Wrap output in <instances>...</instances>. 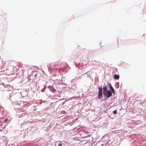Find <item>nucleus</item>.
<instances>
[{
  "mask_svg": "<svg viewBox=\"0 0 146 146\" xmlns=\"http://www.w3.org/2000/svg\"><path fill=\"white\" fill-rule=\"evenodd\" d=\"M103 94L105 95L106 92H107V87L106 86H105L103 87Z\"/></svg>",
  "mask_w": 146,
  "mask_h": 146,
  "instance_id": "7ed1b4c3",
  "label": "nucleus"
},
{
  "mask_svg": "<svg viewBox=\"0 0 146 146\" xmlns=\"http://www.w3.org/2000/svg\"><path fill=\"white\" fill-rule=\"evenodd\" d=\"M7 119H5L4 122H6L7 121Z\"/></svg>",
  "mask_w": 146,
  "mask_h": 146,
  "instance_id": "1a4fd4ad",
  "label": "nucleus"
},
{
  "mask_svg": "<svg viewBox=\"0 0 146 146\" xmlns=\"http://www.w3.org/2000/svg\"><path fill=\"white\" fill-rule=\"evenodd\" d=\"M117 109H116L115 110L113 111V112L114 113V114H115L117 113Z\"/></svg>",
  "mask_w": 146,
  "mask_h": 146,
  "instance_id": "0eeeda50",
  "label": "nucleus"
},
{
  "mask_svg": "<svg viewBox=\"0 0 146 146\" xmlns=\"http://www.w3.org/2000/svg\"><path fill=\"white\" fill-rule=\"evenodd\" d=\"M62 144H58V146H62Z\"/></svg>",
  "mask_w": 146,
  "mask_h": 146,
  "instance_id": "6e6552de",
  "label": "nucleus"
},
{
  "mask_svg": "<svg viewBox=\"0 0 146 146\" xmlns=\"http://www.w3.org/2000/svg\"><path fill=\"white\" fill-rule=\"evenodd\" d=\"M113 78L115 80H118L119 78V75L117 74L114 75Z\"/></svg>",
  "mask_w": 146,
  "mask_h": 146,
  "instance_id": "20e7f679",
  "label": "nucleus"
},
{
  "mask_svg": "<svg viewBox=\"0 0 146 146\" xmlns=\"http://www.w3.org/2000/svg\"><path fill=\"white\" fill-rule=\"evenodd\" d=\"M108 84L109 87L110 89L111 90L113 88L111 86V84L109 82H108Z\"/></svg>",
  "mask_w": 146,
  "mask_h": 146,
  "instance_id": "39448f33",
  "label": "nucleus"
},
{
  "mask_svg": "<svg viewBox=\"0 0 146 146\" xmlns=\"http://www.w3.org/2000/svg\"><path fill=\"white\" fill-rule=\"evenodd\" d=\"M112 92L114 94H115V91L114 89L113 88L111 90Z\"/></svg>",
  "mask_w": 146,
  "mask_h": 146,
  "instance_id": "423d86ee",
  "label": "nucleus"
},
{
  "mask_svg": "<svg viewBox=\"0 0 146 146\" xmlns=\"http://www.w3.org/2000/svg\"><path fill=\"white\" fill-rule=\"evenodd\" d=\"M99 89L98 93V99H100L102 98V89L101 87L98 88Z\"/></svg>",
  "mask_w": 146,
  "mask_h": 146,
  "instance_id": "f257e3e1",
  "label": "nucleus"
},
{
  "mask_svg": "<svg viewBox=\"0 0 146 146\" xmlns=\"http://www.w3.org/2000/svg\"><path fill=\"white\" fill-rule=\"evenodd\" d=\"M104 95L107 98H109L111 96L112 93L110 90H108L107 91V92H106L105 94Z\"/></svg>",
  "mask_w": 146,
  "mask_h": 146,
  "instance_id": "f03ea898",
  "label": "nucleus"
}]
</instances>
